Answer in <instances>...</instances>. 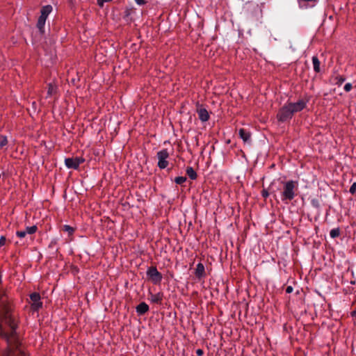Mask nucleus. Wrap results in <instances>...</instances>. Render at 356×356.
Listing matches in <instances>:
<instances>
[{"label": "nucleus", "mask_w": 356, "mask_h": 356, "mask_svg": "<svg viewBox=\"0 0 356 356\" xmlns=\"http://www.w3.org/2000/svg\"><path fill=\"white\" fill-rule=\"evenodd\" d=\"M306 106L304 100H299L296 103H289L282 107L277 114V118L280 122H285L291 119L293 113L302 111Z\"/></svg>", "instance_id": "f257e3e1"}, {"label": "nucleus", "mask_w": 356, "mask_h": 356, "mask_svg": "<svg viewBox=\"0 0 356 356\" xmlns=\"http://www.w3.org/2000/svg\"><path fill=\"white\" fill-rule=\"evenodd\" d=\"M296 185L297 182L294 181H289L285 183L282 193L283 200H291L294 198L295 193L293 190Z\"/></svg>", "instance_id": "f03ea898"}, {"label": "nucleus", "mask_w": 356, "mask_h": 356, "mask_svg": "<svg viewBox=\"0 0 356 356\" xmlns=\"http://www.w3.org/2000/svg\"><path fill=\"white\" fill-rule=\"evenodd\" d=\"M157 157L159 159L158 166L161 169L165 168L168 165L167 159L169 157V154H168L167 149H163V150L157 153Z\"/></svg>", "instance_id": "7ed1b4c3"}, {"label": "nucleus", "mask_w": 356, "mask_h": 356, "mask_svg": "<svg viewBox=\"0 0 356 356\" xmlns=\"http://www.w3.org/2000/svg\"><path fill=\"white\" fill-rule=\"evenodd\" d=\"M85 159L82 157L67 158L65 160L66 166L68 168L77 169L80 164L83 163Z\"/></svg>", "instance_id": "20e7f679"}, {"label": "nucleus", "mask_w": 356, "mask_h": 356, "mask_svg": "<svg viewBox=\"0 0 356 356\" xmlns=\"http://www.w3.org/2000/svg\"><path fill=\"white\" fill-rule=\"evenodd\" d=\"M147 274L151 280L155 284L159 282L161 280V274L157 270L156 267H150L148 269Z\"/></svg>", "instance_id": "39448f33"}, {"label": "nucleus", "mask_w": 356, "mask_h": 356, "mask_svg": "<svg viewBox=\"0 0 356 356\" xmlns=\"http://www.w3.org/2000/svg\"><path fill=\"white\" fill-rule=\"evenodd\" d=\"M30 298L33 302L32 307L35 310H38L42 307V302H40V296L38 293H33L30 295Z\"/></svg>", "instance_id": "423d86ee"}, {"label": "nucleus", "mask_w": 356, "mask_h": 356, "mask_svg": "<svg viewBox=\"0 0 356 356\" xmlns=\"http://www.w3.org/2000/svg\"><path fill=\"white\" fill-rule=\"evenodd\" d=\"M197 113L199 114V118L202 122H207L209 118V115L207 109L204 108H200L197 109Z\"/></svg>", "instance_id": "0eeeda50"}, {"label": "nucleus", "mask_w": 356, "mask_h": 356, "mask_svg": "<svg viewBox=\"0 0 356 356\" xmlns=\"http://www.w3.org/2000/svg\"><path fill=\"white\" fill-rule=\"evenodd\" d=\"M195 274L196 277L199 279L204 276V266L202 263H199L197 265Z\"/></svg>", "instance_id": "6e6552de"}, {"label": "nucleus", "mask_w": 356, "mask_h": 356, "mask_svg": "<svg viewBox=\"0 0 356 356\" xmlns=\"http://www.w3.org/2000/svg\"><path fill=\"white\" fill-rule=\"evenodd\" d=\"M149 309V306L144 302H140L137 307H136V312L142 315L145 314Z\"/></svg>", "instance_id": "1a4fd4ad"}, {"label": "nucleus", "mask_w": 356, "mask_h": 356, "mask_svg": "<svg viewBox=\"0 0 356 356\" xmlns=\"http://www.w3.org/2000/svg\"><path fill=\"white\" fill-rule=\"evenodd\" d=\"M238 134L240 137L243 139V140L246 143L248 142L250 138V133L246 131L243 129H240L238 131Z\"/></svg>", "instance_id": "9d476101"}, {"label": "nucleus", "mask_w": 356, "mask_h": 356, "mask_svg": "<svg viewBox=\"0 0 356 356\" xmlns=\"http://www.w3.org/2000/svg\"><path fill=\"white\" fill-rule=\"evenodd\" d=\"M186 174L191 179H195L197 178V173L192 167H188L186 168Z\"/></svg>", "instance_id": "9b49d317"}, {"label": "nucleus", "mask_w": 356, "mask_h": 356, "mask_svg": "<svg viewBox=\"0 0 356 356\" xmlns=\"http://www.w3.org/2000/svg\"><path fill=\"white\" fill-rule=\"evenodd\" d=\"M312 62L314 65V70L316 72H320V61L316 56L312 58Z\"/></svg>", "instance_id": "f8f14e48"}, {"label": "nucleus", "mask_w": 356, "mask_h": 356, "mask_svg": "<svg viewBox=\"0 0 356 356\" xmlns=\"http://www.w3.org/2000/svg\"><path fill=\"white\" fill-rule=\"evenodd\" d=\"M163 296L161 293L157 294H152L151 295V301L155 303H161L162 300Z\"/></svg>", "instance_id": "ddd939ff"}, {"label": "nucleus", "mask_w": 356, "mask_h": 356, "mask_svg": "<svg viewBox=\"0 0 356 356\" xmlns=\"http://www.w3.org/2000/svg\"><path fill=\"white\" fill-rule=\"evenodd\" d=\"M45 22L46 21L40 19H38V20L37 28L38 29V30L41 34H43L44 32V26L45 24Z\"/></svg>", "instance_id": "4468645a"}, {"label": "nucleus", "mask_w": 356, "mask_h": 356, "mask_svg": "<svg viewBox=\"0 0 356 356\" xmlns=\"http://www.w3.org/2000/svg\"><path fill=\"white\" fill-rule=\"evenodd\" d=\"M52 10V7L50 5H47V6H43L41 9V13L43 15H46V16H48V15L51 12Z\"/></svg>", "instance_id": "2eb2a0df"}, {"label": "nucleus", "mask_w": 356, "mask_h": 356, "mask_svg": "<svg viewBox=\"0 0 356 356\" xmlns=\"http://www.w3.org/2000/svg\"><path fill=\"white\" fill-rule=\"evenodd\" d=\"M56 86L54 85H53L52 83H49L48 85L47 95H51L52 94L56 92Z\"/></svg>", "instance_id": "dca6fc26"}, {"label": "nucleus", "mask_w": 356, "mask_h": 356, "mask_svg": "<svg viewBox=\"0 0 356 356\" xmlns=\"http://www.w3.org/2000/svg\"><path fill=\"white\" fill-rule=\"evenodd\" d=\"M268 190L270 191L271 193H275V191L273 189V186H270L268 190L267 189H264L262 191V196L266 198L269 195Z\"/></svg>", "instance_id": "f3484780"}, {"label": "nucleus", "mask_w": 356, "mask_h": 356, "mask_svg": "<svg viewBox=\"0 0 356 356\" xmlns=\"http://www.w3.org/2000/svg\"><path fill=\"white\" fill-rule=\"evenodd\" d=\"M340 234V229L339 228L333 229L330 231V236L332 238H336Z\"/></svg>", "instance_id": "a211bd4d"}, {"label": "nucleus", "mask_w": 356, "mask_h": 356, "mask_svg": "<svg viewBox=\"0 0 356 356\" xmlns=\"http://www.w3.org/2000/svg\"><path fill=\"white\" fill-rule=\"evenodd\" d=\"M37 226L35 225H33V226H31V227H26V233L28 234H34L36 231H37Z\"/></svg>", "instance_id": "6ab92c4d"}, {"label": "nucleus", "mask_w": 356, "mask_h": 356, "mask_svg": "<svg viewBox=\"0 0 356 356\" xmlns=\"http://www.w3.org/2000/svg\"><path fill=\"white\" fill-rule=\"evenodd\" d=\"M8 140L6 136H0V149L7 145Z\"/></svg>", "instance_id": "aec40b11"}, {"label": "nucleus", "mask_w": 356, "mask_h": 356, "mask_svg": "<svg viewBox=\"0 0 356 356\" xmlns=\"http://www.w3.org/2000/svg\"><path fill=\"white\" fill-rule=\"evenodd\" d=\"M186 180V177H177L175 178V181L177 184H181L184 182H185Z\"/></svg>", "instance_id": "412c9836"}, {"label": "nucleus", "mask_w": 356, "mask_h": 356, "mask_svg": "<svg viewBox=\"0 0 356 356\" xmlns=\"http://www.w3.org/2000/svg\"><path fill=\"white\" fill-rule=\"evenodd\" d=\"M63 230L67 232L70 235L72 234L74 231V228L69 225H64Z\"/></svg>", "instance_id": "4be33fe9"}, {"label": "nucleus", "mask_w": 356, "mask_h": 356, "mask_svg": "<svg viewBox=\"0 0 356 356\" xmlns=\"http://www.w3.org/2000/svg\"><path fill=\"white\" fill-rule=\"evenodd\" d=\"M356 191V182L353 183L350 188V193L354 194Z\"/></svg>", "instance_id": "5701e85b"}, {"label": "nucleus", "mask_w": 356, "mask_h": 356, "mask_svg": "<svg viewBox=\"0 0 356 356\" xmlns=\"http://www.w3.org/2000/svg\"><path fill=\"white\" fill-rule=\"evenodd\" d=\"M336 79H337V83L339 85H341L345 81V78L342 76L337 77Z\"/></svg>", "instance_id": "b1692460"}, {"label": "nucleus", "mask_w": 356, "mask_h": 356, "mask_svg": "<svg viewBox=\"0 0 356 356\" xmlns=\"http://www.w3.org/2000/svg\"><path fill=\"white\" fill-rule=\"evenodd\" d=\"M352 88V85L351 83H346L344 86V90L346 91V92H348L351 90Z\"/></svg>", "instance_id": "393cba45"}, {"label": "nucleus", "mask_w": 356, "mask_h": 356, "mask_svg": "<svg viewBox=\"0 0 356 356\" xmlns=\"http://www.w3.org/2000/svg\"><path fill=\"white\" fill-rule=\"evenodd\" d=\"M26 232L24 231H18L17 232V235L19 237H24L26 236Z\"/></svg>", "instance_id": "a878e982"}, {"label": "nucleus", "mask_w": 356, "mask_h": 356, "mask_svg": "<svg viewBox=\"0 0 356 356\" xmlns=\"http://www.w3.org/2000/svg\"><path fill=\"white\" fill-rule=\"evenodd\" d=\"M6 243V238L4 236H1L0 238V247Z\"/></svg>", "instance_id": "bb28decb"}, {"label": "nucleus", "mask_w": 356, "mask_h": 356, "mask_svg": "<svg viewBox=\"0 0 356 356\" xmlns=\"http://www.w3.org/2000/svg\"><path fill=\"white\" fill-rule=\"evenodd\" d=\"M292 291H293V287H292L291 286H287V287H286V292L287 293H291Z\"/></svg>", "instance_id": "cd10ccee"}, {"label": "nucleus", "mask_w": 356, "mask_h": 356, "mask_svg": "<svg viewBox=\"0 0 356 356\" xmlns=\"http://www.w3.org/2000/svg\"><path fill=\"white\" fill-rule=\"evenodd\" d=\"M196 353L198 356H201L203 355V350L202 349H197Z\"/></svg>", "instance_id": "c85d7f7f"}, {"label": "nucleus", "mask_w": 356, "mask_h": 356, "mask_svg": "<svg viewBox=\"0 0 356 356\" xmlns=\"http://www.w3.org/2000/svg\"><path fill=\"white\" fill-rule=\"evenodd\" d=\"M136 2L139 5H143L145 3V0H136Z\"/></svg>", "instance_id": "c756f323"}, {"label": "nucleus", "mask_w": 356, "mask_h": 356, "mask_svg": "<svg viewBox=\"0 0 356 356\" xmlns=\"http://www.w3.org/2000/svg\"><path fill=\"white\" fill-rule=\"evenodd\" d=\"M47 18V16L43 15L42 13H41V15H40V16L39 17V19L44 20V21H46Z\"/></svg>", "instance_id": "7c9ffc66"}, {"label": "nucleus", "mask_w": 356, "mask_h": 356, "mask_svg": "<svg viewBox=\"0 0 356 356\" xmlns=\"http://www.w3.org/2000/svg\"><path fill=\"white\" fill-rule=\"evenodd\" d=\"M352 316L356 318V310L352 312Z\"/></svg>", "instance_id": "2f4dec72"}, {"label": "nucleus", "mask_w": 356, "mask_h": 356, "mask_svg": "<svg viewBox=\"0 0 356 356\" xmlns=\"http://www.w3.org/2000/svg\"><path fill=\"white\" fill-rule=\"evenodd\" d=\"M71 81H72V83L74 85V84H75V81H76V80H75V79H74V78H72Z\"/></svg>", "instance_id": "473e14b6"}]
</instances>
